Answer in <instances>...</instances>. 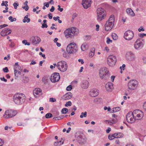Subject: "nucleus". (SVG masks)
<instances>
[{
    "label": "nucleus",
    "instance_id": "nucleus-31",
    "mask_svg": "<svg viewBox=\"0 0 146 146\" xmlns=\"http://www.w3.org/2000/svg\"><path fill=\"white\" fill-rule=\"evenodd\" d=\"M20 68L21 67L19 65L18 66H16L14 67V74L15 76L17 77H18V75L16 74V73H17V70H18L19 69H20Z\"/></svg>",
    "mask_w": 146,
    "mask_h": 146
},
{
    "label": "nucleus",
    "instance_id": "nucleus-23",
    "mask_svg": "<svg viewBox=\"0 0 146 146\" xmlns=\"http://www.w3.org/2000/svg\"><path fill=\"white\" fill-rule=\"evenodd\" d=\"M89 82L86 80H83L81 82V87L84 89H86L89 87Z\"/></svg>",
    "mask_w": 146,
    "mask_h": 146
},
{
    "label": "nucleus",
    "instance_id": "nucleus-5",
    "mask_svg": "<svg viewBox=\"0 0 146 146\" xmlns=\"http://www.w3.org/2000/svg\"><path fill=\"white\" fill-rule=\"evenodd\" d=\"M57 67L62 72H65L67 70L68 65L66 62L64 61H60L57 63Z\"/></svg>",
    "mask_w": 146,
    "mask_h": 146
},
{
    "label": "nucleus",
    "instance_id": "nucleus-44",
    "mask_svg": "<svg viewBox=\"0 0 146 146\" xmlns=\"http://www.w3.org/2000/svg\"><path fill=\"white\" fill-rule=\"evenodd\" d=\"M108 138L110 140H112L114 139L115 138V136L113 135V134L111 135H109L108 136Z\"/></svg>",
    "mask_w": 146,
    "mask_h": 146
},
{
    "label": "nucleus",
    "instance_id": "nucleus-17",
    "mask_svg": "<svg viewBox=\"0 0 146 146\" xmlns=\"http://www.w3.org/2000/svg\"><path fill=\"white\" fill-rule=\"evenodd\" d=\"M92 0H82V5L84 8L87 9L91 6L92 3Z\"/></svg>",
    "mask_w": 146,
    "mask_h": 146
},
{
    "label": "nucleus",
    "instance_id": "nucleus-15",
    "mask_svg": "<svg viewBox=\"0 0 146 146\" xmlns=\"http://www.w3.org/2000/svg\"><path fill=\"white\" fill-rule=\"evenodd\" d=\"M133 113L135 116V119H141L143 116L144 114L143 112L140 110H135L133 111Z\"/></svg>",
    "mask_w": 146,
    "mask_h": 146
},
{
    "label": "nucleus",
    "instance_id": "nucleus-20",
    "mask_svg": "<svg viewBox=\"0 0 146 146\" xmlns=\"http://www.w3.org/2000/svg\"><path fill=\"white\" fill-rule=\"evenodd\" d=\"M42 90L40 88H36L33 91V93L35 97H37L42 94Z\"/></svg>",
    "mask_w": 146,
    "mask_h": 146
},
{
    "label": "nucleus",
    "instance_id": "nucleus-38",
    "mask_svg": "<svg viewBox=\"0 0 146 146\" xmlns=\"http://www.w3.org/2000/svg\"><path fill=\"white\" fill-rule=\"evenodd\" d=\"M64 117V115H62L59 116L58 117H54L53 119H54L55 120H59L60 119H62Z\"/></svg>",
    "mask_w": 146,
    "mask_h": 146
},
{
    "label": "nucleus",
    "instance_id": "nucleus-60",
    "mask_svg": "<svg viewBox=\"0 0 146 146\" xmlns=\"http://www.w3.org/2000/svg\"><path fill=\"white\" fill-rule=\"evenodd\" d=\"M142 60L143 63L144 64H146V57H143L142 58Z\"/></svg>",
    "mask_w": 146,
    "mask_h": 146
},
{
    "label": "nucleus",
    "instance_id": "nucleus-64",
    "mask_svg": "<svg viewBox=\"0 0 146 146\" xmlns=\"http://www.w3.org/2000/svg\"><path fill=\"white\" fill-rule=\"evenodd\" d=\"M77 14L76 13H74L72 15V18L73 19L77 16Z\"/></svg>",
    "mask_w": 146,
    "mask_h": 146
},
{
    "label": "nucleus",
    "instance_id": "nucleus-55",
    "mask_svg": "<svg viewBox=\"0 0 146 146\" xmlns=\"http://www.w3.org/2000/svg\"><path fill=\"white\" fill-rule=\"evenodd\" d=\"M125 66V64H123L122 66H120V69L121 70H124Z\"/></svg>",
    "mask_w": 146,
    "mask_h": 146
},
{
    "label": "nucleus",
    "instance_id": "nucleus-46",
    "mask_svg": "<svg viewBox=\"0 0 146 146\" xmlns=\"http://www.w3.org/2000/svg\"><path fill=\"white\" fill-rule=\"evenodd\" d=\"M72 89V86L71 85H69L66 88V90L68 91H70Z\"/></svg>",
    "mask_w": 146,
    "mask_h": 146
},
{
    "label": "nucleus",
    "instance_id": "nucleus-22",
    "mask_svg": "<svg viewBox=\"0 0 146 146\" xmlns=\"http://www.w3.org/2000/svg\"><path fill=\"white\" fill-rule=\"evenodd\" d=\"M78 142L80 143H84L86 141V139L82 135H79L77 138Z\"/></svg>",
    "mask_w": 146,
    "mask_h": 146
},
{
    "label": "nucleus",
    "instance_id": "nucleus-40",
    "mask_svg": "<svg viewBox=\"0 0 146 146\" xmlns=\"http://www.w3.org/2000/svg\"><path fill=\"white\" fill-rule=\"evenodd\" d=\"M68 110L67 108H63L61 111V113L62 114H66L68 111Z\"/></svg>",
    "mask_w": 146,
    "mask_h": 146
},
{
    "label": "nucleus",
    "instance_id": "nucleus-45",
    "mask_svg": "<svg viewBox=\"0 0 146 146\" xmlns=\"http://www.w3.org/2000/svg\"><path fill=\"white\" fill-rule=\"evenodd\" d=\"M63 56L64 58H68L69 57L68 53H67L66 52H64L63 54Z\"/></svg>",
    "mask_w": 146,
    "mask_h": 146
},
{
    "label": "nucleus",
    "instance_id": "nucleus-56",
    "mask_svg": "<svg viewBox=\"0 0 146 146\" xmlns=\"http://www.w3.org/2000/svg\"><path fill=\"white\" fill-rule=\"evenodd\" d=\"M47 27H48V26H47V25L46 24V23H43L42 24L41 27L43 28H46Z\"/></svg>",
    "mask_w": 146,
    "mask_h": 146
},
{
    "label": "nucleus",
    "instance_id": "nucleus-8",
    "mask_svg": "<svg viewBox=\"0 0 146 146\" xmlns=\"http://www.w3.org/2000/svg\"><path fill=\"white\" fill-rule=\"evenodd\" d=\"M144 40L142 39H138L135 42L134 47L137 50H139L141 49L144 45Z\"/></svg>",
    "mask_w": 146,
    "mask_h": 146
},
{
    "label": "nucleus",
    "instance_id": "nucleus-30",
    "mask_svg": "<svg viewBox=\"0 0 146 146\" xmlns=\"http://www.w3.org/2000/svg\"><path fill=\"white\" fill-rule=\"evenodd\" d=\"M95 49L94 48H92L90 50V52L89 53V56L90 57H93L95 53Z\"/></svg>",
    "mask_w": 146,
    "mask_h": 146
},
{
    "label": "nucleus",
    "instance_id": "nucleus-11",
    "mask_svg": "<svg viewBox=\"0 0 146 146\" xmlns=\"http://www.w3.org/2000/svg\"><path fill=\"white\" fill-rule=\"evenodd\" d=\"M138 82L135 80H131L128 82L127 85L128 88L130 90H133L137 87Z\"/></svg>",
    "mask_w": 146,
    "mask_h": 146
},
{
    "label": "nucleus",
    "instance_id": "nucleus-33",
    "mask_svg": "<svg viewBox=\"0 0 146 146\" xmlns=\"http://www.w3.org/2000/svg\"><path fill=\"white\" fill-rule=\"evenodd\" d=\"M114 16L113 15H111L110 16L108 21L114 23Z\"/></svg>",
    "mask_w": 146,
    "mask_h": 146
},
{
    "label": "nucleus",
    "instance_id": "nucleus-6",
    "mask_svg": "<svg viewBox=\"0 0 146 146\" xmlns=\"http://www.w3.org/2000/svg\"><path fill=\"white\" fill-rule=\"evenodd\" d=\"M97 20L100 22L104 19L106 16V13L105 10H97Z\"/></svg>",
    "mask_w": 146,
    "mask_h": 146
},
{
    "label": "nucleus",
    "instance_id": "nucleus-63",
    "mask_svg": "<svg viewBox=\"0 0 146 146\" xmlns=\"http://www.w3.org/2000/svg\"><path fill=\"white\" fill-rule=\"evenodd\" d=\"M143 108L146 111V102L144 103L143 105Z\"/></svg>",
    "mask_w": 146,
    "mask_h": 146
},
{
    "label": "nucleus",
    "instance_id": "nucleus-13",
    "mask_svg": "<svg viewBox=\"0 0 146 146\" xmlns=\"http://www.w3.org/2000/svg\"><path fill=\"white\" fill-rule=\"evenodd\" d=\"M60 78L59 74L58 73L55 72L51 75L50 80L52 82L55 83L58 81Z\"/></svg>",
    "mask_w": 146,
    "mask_h": 146
},
{
    "label": "nucleus",
    "instance_id": "nucleus-36",
    "mask_svg": "<svg viewBox=\"0 0 146 146\" xmlns=\"http://www.w3.org/2000/svg\"><path fill=\"white\" fill-rule=\"evenodd\" d=\"M120 108L119 107H117L113 108V109L112 110H111V113L116 112L117 111H120Z\"/></svg>",
    "mask_w": 146,
    "mask_h": 146
},
{
    "label": "nucleus",
    "instance_id": "nucleus-61",
    "mask_svg": "<svg viewBox=\"0 0 146 146\" xmlns=\"http://www.w3.org/2000/svg\"><path fill=\"white\" fill-rule=\"evenodd\" d=\"M4 143V141L1 139H0V146H1Z\"/></svg>",
    "mask_w": 146,
    "mask_h": 146
},
{
    "label": "nucleus",
    "instance_id": "nucleus-57",
    "mask_svg": "<svg viewBox=\"0 0 146 146\" xmlns=\"http://www.w3.org/2000/svg\"><path fill=\"white\" fill-rule=\"evenodd\" d=\"M9 19L10 21L11 22H13L14 21V20L13 19V17L11 16L9 17L8 18Z\"/></svg>",
    "mask_w": 146,
    "mask_h": 146
},
{
    "label": "nucleus",
    "instance_id": "nucleus-24",
    "mask_svg": "<svg viewBox=\"0 0 146 146\" xmlns=\"http://www.w3.org/2000/svg\"><path fill=\"white\" fill-rule=\"evenodd\" d=\"M105 88L106 91H111L113 88V84L111 82H108L106 85Z\"/></svg>",
    "mask_w": 146,
    "mask_h": 146
},
{
    "label": "nucleus",
    "instance_id": "nucleus-21",
    "mask_svg": "<svg viewBox=\"0 0 146 146\" xmlns=\"http://www.w3.org/2000/svg\"><path fill=\"white\" fill-rule=\"evenodd\" d=\"M11 32V30L9 28L4 29L1 33V35L2 36H4L10 34Z\"/></svg>",
    "mask_w": 146,
    "mask_h": 146
},
{
    "label": "nucleus",
    "instance_id": "nucleus-62",
    "mask_svg": "<svg viewBox=\"0 0 146 146\" xmlns=\"http://www.w3.org/2000/svg\"><path fill=\"white\" fill-rule=\"evenodd\" d=\"M39 54L40 55H41L42 56L43 58L44 59L46 58V57H45V55L44 54H43L42 52H40L39 53Z\"/></svg>",
    "mask_w": 146,
    "mask_h": 146
},
{
    "label": "nucleus",
    "instance_id": "nucleus-50",
    "mask_svg": "<svg viewBox=\"0 0 146 146\" xmlns=\"http://www.w3.org/2000/svg\"><path fill=\"white\" fill-rule=\"evenodd\" d=\"M56 100L55 98H51L49 99V101L52 102H56Z\"/></svg>",
    "mask_w": 146,
    "mask_h": 146
},
{
    "label": "nucleus",
    "instance_id": "nucleus-42",
    "mask_svg": "<svg viewBox=\"0 0 146 146\" xmlns=\"http://www.w3.org/2000/svg\"><path fill=\"white\" fill-rule=\"evenodd\" d=\"M112 37L113 39L115 40L117 39L118 37L117 35L115 33L112 34Z\"/></svg>",
    "mask_w": 146,
    "mask_h": 146
},
{
    "label": "nucleus",
    "instance_id": "nucleus-9",
    "mask_svg": "<svg viewBox=\"0 0 146 146\" xmlns=\"http://www.w3.org/2000/svg\"><path fill=\"white\" fill-rule=\"evenodd\" d=\"M116 61V57L113 55H110L107 58L108 64L109 66L111 67L115 65Z\"/></svg>",
    "mask_w": 146,
    "mask_h": 146
},
{
    "label": "nucleus",
    "instance_id": "nucleus-35",
    "mask_svg": "<svg viewBox=\"0 0 146 146\" xmlns=\"http://www.w3.org/2000/svg\"><path fill=\"white\" fill-rule=\"evenodd\" d=\"M28 2L27 1H25V2L24 3V6H23L22 8L23 9H29V7L28 6L27 4Z\"/></svg>",
    "mask_w": 146,
    "mask_h": 146
},
{
    "label": "nucleus",
    "instance_id": "nucleus-51",
    "mask_svg": "<svg viewBox=\"0 0 146 146\" xmlns=\"http://www.w3.org/2000/svg\"><path fill=\"white\" fill-rule=\"evenodd\" d=\"M117 118H114L113 119H112V123H116L117 121Z\"/></svg>",
    "mask_w": 146,
    "mask_h": 146
},
{
    "label": "nucleus",
    "instance_id": "nucleus-37",
    "mask_svg": "<svg viewBox=\"0 0 146 146\" xmlns=\"http://www.w3.org/2000/svg\"><path fill=\"white\" fill-rule=\"evenodd\" d=\"M87 112L85 111L84 112H82L80 116V117L81 118H83L84 117H86L87 116Z\"/></svg>",
    "mask_w": 146,
    "mask_h": 146
},
{
    "label": "nucleus",
    "instance_id": "nucleus-41",
    "mask_svg": "<svg viewBox=\"0 0 146 146\" xmlns=\"http://www.w3.org/2000/svg\"><path fill=\"white\" fill-rule=\"evenodd\" d=\"M52 114L50 113H48L46 114L45 115V117L46 118H48L52 117Z\"/></svg>",
    "mask_w": 146,
    "mask_h": 146
},
{
    "label": "nucleus",
    "instance_id": "nucleus-27",
    "mask_svg": "<svg viewBox=\"0 0 146 146\" xmlns=\"http://www.w3.org/2000/svg\"><path fill=\"white\" fill-rule=\"evenodd\" d=\"M88 48V45L87 43H83L81 46V49L83 51H84Z\"/></svg>",
    "mask_w": 146,
    "mask_h": 146
},
{
    "label": "nucleus",
    "instance_id": "nucleus-49",
    "mask_svg": "<svg viewBox=\"0 0 146 146\" xmlns=\"http://www.w3.org/2000/svg\"><path fill=\"white\" fill-rule=\"evenodd\" d=\"M42 82L45 83L47 82V78L45 76L43 77L42 80Z\"/></svg>",
    "mask_w": 146,
    "mask_h": 146
},
{
    "label": "nucleus",
    "instance_id": "nucleus-10",
    "mask_svg": "<svg viewBox=\"0 0 146 146\" xmlns=\"http://www.w3.org/2000/svg\"><path fill=\"white\" fill-rule=\"evenodd\" d=\"M135 115L133 112L130 111L128 113L127 115L126 118L127 121L129 123H132L135 121Z\"/></svg>",
    "mask_w": 146,
    "mask_h": 146
},
{
    "label": "nucleus",
    "instance_id": "nucleus-19",
    "mask_svg": "<svg viewBox=\"0 0 146 146\" xmlns=\"http://www.w3.org/2000/svg\"><path fill=\"white\" fill-rule=\"evenodd\" d=\"M114 23L110 22L107 21L105 25V29L106 31H108L111 29L112 28Z\"/></svg>",
    "mask_w": 146,
    "mask_h": 146
},
{
    "label": "nucleus",
    "instance_id": "nucleus-4",
    "mask_svg": "<svg viewBox=\"0 0 146 146\" xmlns=\"http://www.w3.org/2000/svg\"><path fill=\"white\" fill-rule=\"evenodd\" d=\"M76 31V30L74 27H72L66 29L64 32V34L65 37L67 38H72L74 35Z\"/></svg>",
    "mask_w": 146,
    "mask_h": 146
},
{
    "label": "nucleus",
    "instance_id": "nucleus-12",
    "mask_svg": "<svg viewBox=\"0 0 146 146\" xmlns=\"http://www.w3.org/2000/svg\"><path fill=\"white\" fill-rule=\"evenodd\" d=\"M133 32L130 30H128L125 32L124 37L125 39L127 40H130L132 39L134 36Z\"/></svg>",
    "mask_w": 146,
    "mask_h": 146
},
{
    "label": "nucleus",
    "instance_id": "nucleus-18",
    "mask_svg": "<svg viewBox=\"0 0 146 146\" xmlns=\"http://www.w3.org/2000/svg\"><path fill=\"white\" fill-rule=\"evenodd\" d=\"M99 94L98 90L96 89H93L90 90L89 92V96L91 97H95Z\"/></svg>",
    "mask_w": 146,
    "mask_h": 146
},
{
    "label": "nucleus",
    "instance_id": "nucleus-39",
    "mask_svg": "<svg viewBox=\"0 0 146 146\" xmlns=\"http://www.w3.org/2000/svg\"><path fill=\"white\" fill-rule=\"evenodd\" d=\"M91 38V36L86 35L84 36V39L85 40L87 41L90 40Z\"/></svg>",
    "mask_w": 146,
    "mask_h": 146
},
{
    "label": "nucleus",
    "instance_id": "nucleus-32",
    "mask_svg": "<svg viewBox=\"0 0 146 146\" xmlns=\"http://www.w3.org/2000/svg\"><path fill=\"white\" fill-rule=\"evenodd\" d=\"M127 13L129 15L133 16L135 15V14L133 10H126Z\"/></svg>",
    "mask_w": 146,
    "mask_h": 146
},
{
    "label": "nucleus",
    "instance_id": "nucleus-43",
    "mask_svg": "<svg viewBox=\"0 0 146 146\" xmlns=\"http://www.w3.org/2000/svg\"><path fill=\"white\" fill-rule=\"evenodd\" d=\"M100 99L99 98H96L94 100V102L95 103L97 104L99 102V101L100 100Z\"/></svg>",
    "mask_w": 146,
    "mask_h": 146
},
{
    "label": "nucleus",
    "instance_id": "nucleus-3",
    "mask_svg": "<svg viewBox=\"0 0 146 146\" xmlns=\"http://www.w3.org/2000/svg\"><path fill=\"white\" fill-rule=\"evenodd\" d=\"M78 50L77 44L74 42L70 43L66 48V51L68 53L72 54L76 52Z\"/></svg>",
    "mask_w": 146,
    "mask_h": 146
},
{
    "label": "nucleus",
    "instance_id": "nucleus-29",
    "mask_svg": "<svg viewBox=\"0 0 146 146\" xmlns=\"http://www.w3.org/2000/svg\"><path fill=\"white\" fill-rule=\"evenodd\" d=\"M115 138H118L122 137L123 136V134L121 133H115L113 134Z\"/></svg>",
    "mask_w": 146,
    "mask_h": 146
},
{
    "label": "nucleus",
    "instance_id": "nucleus-7",
    "mask_svg": "<svg viewBox=\"0 0 146 146\" xmlns=\"http://www.w3.org/2000/svg\"><path fill=\"white\" fill-rule=\"evenodd\" d=\"M17 113V112L16 111L12 110H7L5 112L3 117L5 118H10L15 116Z\"/></svg>",
    "mask_w": 146,
    "mask_h": 146
},
{
    "label": "nucleus",
    "instance_id": "nucleus-58",
    "mask_svg": "<svg viewBox=\"0 0 146 146\" xmlns=\"http://www.w3.org/2000/svg\"><path fill=\"white\" fill-rule=\"evenodd\" d=\"M43 4L44 6L46 7L47 8L49 7V3H44Z\"/></svg>",
    "mask_w": 146,
    "mask_h": 146
},
{
    "label": "nucleus",
    "instance_id": "nucleus-52",
    "mask_svg": "<svg viewBox=\"0 0 146 146\" xmlns=\"http://www.w3.org/2000/svg\"><path fill=\"white\" fill-rule=\"evenodd\" d=\"M3 70L4 72L7 73L9 72V70L7 67L3 68Z\"/></svg>",
    "mask_w": 146,
    "mask_h": 146
},
{
    "label": "nucleus",
    "instance_id": "nucleus-53",
    "mask_svg": "<svg viewBox=\"0 0 146 146\" xmlns=\"http://www.w3.org/2000/svg\"><path fill=\"white\" fill-rule=\"evenodd\" d=\"M106 42L107 44H109L110 42H112V40H111L108 37L107 38V40L106 41Z\"/></svg>",
    "mask_w": 146,
    "mask_h": 146
},
{
    "label": "nucleus",
    "instance_id": "nucleus-26",
    "mask_svg": "<svg viewBox=\"0 0 146 146\" xmlns=\"http://www.w3.org/2000/svg\"><path fill=\"white\" fill-rule=\"evenodd\" d=\"M102 5L104 7V8L100 7L98 8V9H104V8L107 9H112L111 7L107 3H103Z\"/></svg>",
    "mask_w": 146,
    "mask_h": 146
},
{
    "label": "nucleus",
    "instance_id": "nucleus-28",
    "mask_svg": "<svg viewBox=\"0 0 146 146\" xmlns=\"http://www.w3.org/2000/svg\"><path fill=\"white\" fill-rule=\"evenodd\" d=\"M64 140L62 138L61 139V140L59 141L56 142L54 143V145L55 146L58 145L60 146L62 145L64 142Z\"/></svg>",
    "mask_w": 146,
    "mask_h": 146
},
{
    "label": "nucleus",
    "instance_id": "nucleus-54",
    "mask_svg": "<svg viewBox=\"0 0 146 146\" xmlns=\"http://www.w3.org/2000/svg\"><path fill=\"white\" fill-rule=\"evenodd\" d=\"M144 31V29L142 27H141L140 28L138 29V31L139 32L141 31Z\"/></svg>",
    "mask_w": 146,
    "mask_h": 146
},
{
    "label": "nucleus",
    "instance_id": "nucleus-1",
    "mask_svg": "<svg viewBox=\"0 0 146 146\" xmlns=\"http://www.w3.org/2000/svg\"><path fill=\"white\" fill-rule=\"evenodd\" d=\"M99 75L101 79L104 80H108L110 75L108 69L105 67L100 69Z\"/></svg>",
    "mask_w": 146,
    "mask_h": 146
},
{
    "label": "nucleus",
    "instance_id": "nucleus-34",
    "mask_svg": "<svg viewBox=\"0 0 146 146\" xmlns=\"http://www.w3.org/2000/svg\"><path fill=\"white\" fill-rule=\"evenodd\" d=\"M28 15H26L24 17V19L23 20V22L24 23L27 22L29 23L30 22V18H28Z\"/></svg>",
    "mask_w": 146,
    "mask_h": 146
},
{
    "label": "nucleus",
    "instance_id": "nucleus-14",
    "mask_svg": "<svg viewBox=\"0 0 146 146\" xmlns=\"http://www.w3.org/2000/svg\"><path fill=\"white\" fill-rule=\"evenodd\" d=\"M127 60L130 61H134L135 59V56L134 54L131 51L127 52L125 56Z\"/></svg>",
    "mask_w": 146,
    "mask_h": 146
},
{
    "label": "nucleus",
    "instance_id": "nucleus-16",
    "mask_svg": "<svg viewBox=\"0 0 146 146\" xmlns=\"http://www.w3.org/2000/svg\"><path fill=\"white\" fill-rule=\"evenodd\" d=\"M30 41L33 45H35L39 43L41 41V39L37 36H33L31 38Z\"/></svg>",
    "mask_w": 146,
    "mask_h": 146
},
{
    "label": "nucleus",
    "instance_id": "nucleus-48",
    "mask_svg": "<svg viewBox=\"0 0 146 146\" xmlns=\"http://www.w3.org/2000/svg\"><path fill=\"white\" fill-rule=\"evenodd\" d=\"M18 3H14L13 4V6L14 7L15 9H16L17 8V7L19 6Z\"/></svg>",
    "mask_w": 146,
    "mask_h": 146
},
{
    "label": "nucleus",
    "instance_id": "nucleus-25",
    "mask_svg": "<svg viewBox=\"0 0 146 146\" xmlns=\"http://www.w3.org/2000/svg\"><path fill=\"white\" fill-rule=\"evenodd\" d=\"M72 96V94L70 92H68L64 96V99L65 100L70 99Z\"/></svg>",
    "mask_w": 146,
    "mask_h": 146
},
{
    "label": "nucleus",
    "instance_id": "nucleus-2",
    "mask_svg": "<svg viewBox=\"0 0 146 146\" xmlns=\"http://www.w3.org/2000/svg\"><path fill=\"white\" fill-rule=\"evenodd\" d=\"M13 100L16 104H22L25 101V97L24 94H22L17 93L14 95Z\"/></svg>",
    "mask_w": 146,
    "mask_h": 146
},
{
    "label": "nucleus",
    "instance_id": "nucleus-59",
    "mask_svg": "<svg viewBox=\"0 0 146 146\" xmlns=\"http://www.w3.org/2000/svg\"><path fill=\"white\" fill-rule=\"evenodd\" d=\"M48 16L50 19H52V14L51 13H49V14L48 15Z\"/></svg>",
    "mask_w": 146,
    "mask_h": 146
},
{
    "label": "nucleus",
    "instance_id": "nucleus-47",
    "mask_svg": "<svg viewBox=\"0 0 146 146\" xmlns=\"http://www.w3.org/2000/svg\"><path fill=\"white\" fill-rule=\"evenodd\" d=\"M72 105V103L70 101H68L66 102V104H65V106H70Z\"/></svg>",
    "mask_w": 146,
    "mask_h": 146
}]
</instances>
